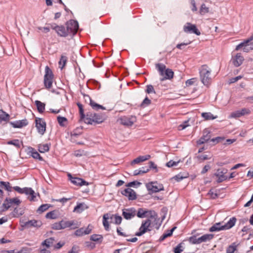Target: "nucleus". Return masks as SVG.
<instances>
[{"label": "nucleus", "mask_w": 253, "mask_h": 253, "mask_svg": "<svg viewBox=\"0 0 253 253\" xmlns=\"http://www.w3.org/2000/svg\"><path fill=\"white\" fill-rule=\"evenodd\" d=\"M79 28V24L77 21L71 20L66 24V30L64 29V38L70 41V44L74 45L75 42L73 39Z\"/></svg>", "instance_id": "1"}, {"label": "nucleus", "mask_w": 253, "mask_h": 253, "mask_svg": "<svg viewBox=\"0 0 253 253\" xmlns=\"http://www.w3.org/2000/svg\"><path fill=\"white\" fill-rule=\"evenodd\" d=\"M155 67L161 77L160 78L161 81L170 80L173 78V72L171 69H167L166 65L164 64L157 63L155 64Z\"/></svg>", "instance_id": "2"}, {"label": "nucleus", "mask_w": 253, "mask_h": 253, "mask_svg": "<svg viewBox=\"0 0 253 253\" xmlns=\"http://www.w3.org/2000/svg\"><path fill=\"white\" fill-rule=\"evenodd\" d=\"M211 69L207 65H203L199 68L200 79L205 85L208 86L211 82Z\"/></svg>", "instance_id": "3"}, {"label": "nucleus", "mask_w": 253, "mask_h": 253, "mask_svg": "<svg viewBox=\"0 0 253 253\" xmlns=\"http://www.w3.org/2000/svg\"><path fill=\"white\" fill-rule=\"evenodd\" d=\"M104 120L103 117L98 114L88 112L83 120L86 124H92L93 123L100 124Z\"/></svg>", "instance_id": "4"}, {"label": "nucleus", "mask_w": 253, "mask_h": 253, "mask_svg": "<svg viewBox=\"0 0 253 253\" xmlns=\"http://www.w3.org/2000/svg\"><path fill=\"white\" fill-rule=\"evenodd\" d=\"M53 74L51 70L48 66L45 68L44 76V84L46 88H51L53 83Z\"/></svg>", "instance_id": "5"}, {"label": "nucleus", "mask_w": 253, "mask_h": 253, "mask_svg": "<svg viewBox=\"0 0 253 253\" xmlns=\"http://www.w3.org/2000/svg\"><path fill=\"white\" fill-rule=\"evenodd\" d=\"M253 40V37L252 36L249 39L237 45L235 48L236 50H238L242 47H243V51L246 52H249L253 50V42H251Z\"/></svg>", "instance_id": "6"}, {"label": "nucleus", "mask_w": 253, "mask_h": 253, "mask_svg": "<svg viewBox=\"0 0 253 253\" xmlns=\"http://www.w3.org/2000/svg\"><path fill=\"white\" fill-rule=\"evenodd\" d=\"M151 221L150 219H147L144 221H142L141 225L139 228V231L135 233V235L137 236H142L147 231H150L151 230L150 227Z\"/></svg>", "instance_id": "7"}, {"label": "nucleus", "mask_w": 253, "mask_h": 253, "mask_svg": "<svg viewBox=\"0 0 253 253\" xmlns=\"http://www.w3.org/2000/svg\"><path fill=\"white\" fill-rule=\"evenodd\" d=\"M13 189L20 194H25L31 196L30 198V201H34L36 197L35 191L31 188L25 187L21 188L19 186H14Z\"/></svg>", "instance_id": "8"}, {"label": "nucleus", "mask_w": 253, "mask_h": 253, "mask_svg": "<svg viewBox=\"0 0 253 253\" xmlns=\"http://www.w3.org/2000/svg\"><path fill=\"white\" fill-rule=\"evenodd\" d=\"M146 186L148 190L153 192H158L164 190L163 184L156 181L148 183L146 184Z\"/></svg>", "instance_id": "9"}, {"label": "nucleus", "mask_w": 253, "mask_h": 253, "mask_svg": "<svg viewBox=\"0 0 253 253\" xmlns=\"http://www.w3.org/2000/svg\"><path fill=\"white\" fill-rule=\"evenodd\" d=\"M137 216L139 218H144L146 217H154L155 212L152 211H148L143 208H139L136 211Z\"/></svg>", "instance_id": "10"}, {"label": "nucleus", "mask_w": 253, "mask_h": 253, "mask_svg": "<svg viewBox=\"0 0 253 253\" xmlns=\"http://www.w3.org/2000/svg\"><path fill=\"white\" fill-rule=\"evenodd\" d=\"M118 121L122 125L129 126H131L136 122V118L133 116H123L121 117Z\"/></svg>", "instance_id": "11"}, {"label": "nucleus", "mask_w": 253, "mask_h": 253, "mask_svg": "<svg viewBox=\"0 0 253 253\" xmlns=\"http://www.w3.org/2000/svg\"><path fill=\"white\" fill-rule=\"evenodd\" d=\"M183 31L186 33H194L198 36L201 34L200 32L197 28L196 25L189 22L186 23L183 26Z\"/></svg>", "instance_id": "12"}, {"label": "nucleus", "mask_w": 253, "mask_h": 253, "mask_svg": "<svg viewBox=\"0 0 253 253\" xmlns=\"http://www.w3.org/2000/svg\"><path fill=\"white\" fill-rule=\"evenodd\" d=\"M136 211L134 208L124 209L123 210L122 215L126 220H129L135 217Z\"/></svg>", "instance_id": "13"}, {"label": "nucleus", "mask_w": 253, "mask_h": 253, "mask_svg": "<svg viewBox=\"0 0 253 253\" xmlns=\"http://www.w3.org/2000/svg\"><path fill=\"white\" fill-rule=\"evenodd\" d=\"M84 98L85 102L91 106V107L94 110H98L99 109L105 110V108L103 106L100 105L94 101L92 100L90 97L88 95L84 94Z\"/></svg>", "instance_id": "14"}, {"label": "nucleus", "mask_w": 253, "mask_h": 253, "mask_svg": "<svg viewBox=\"0 0 253 253\" xmlns=\"http://www.w3.org/2000/svg\"><path fill=\"white\" fill-rule=\"evenodd\" d=\"M92 229V226L90 224H89L86 228L82 227L76 230L74 233V235L78 237L87 235L91 233Z\"/></svg>", "instance_id": "15"}, {"label": "nucleus", "mask_w": 253, "mask_h": 253, "mask_svg": "<svg viewBox=\"0 0 253 253\" xmlns=\"http://www.w3.org/2000/svg\"><path fill=\"white\" fill-rule=\"evenodd\" d=\"M68 176L69 177V180L75 185L83 186L88 184V182L82 178L72 177L71 174L69 173H68Z\"/></svg>", "instance_id": "16"}, {"label": "nucleus", "mask_w": 253, "mask_h": 253, "mask_svg": "<svg viewBox=\"0 0 253 253\" xmlns=\"http://www.w3.org/2000/svg\"><path fill=\"white\" fill-rule=\"evenodd\" d=\"M121 193L127 197L130 200H133L136 198L135 192L133 190L129 188L122 190Z\"/></svg>", "instance_id": "17"}, {"label": "nucleus", "mask_w": 253, "mask_h": 253, "mask_svg": "<svg viewBox=\"0 0 253 253\" xmlns=\"http://www.w3.org/2000/svg\"><path fill=\"white\" fill-rule=\"evenodd\" d=\"M227 170L225 169H218L214 175L218 177L217 182L218 183L221 182L226 180L227 177L224 174L226 173Z\"/></svg>", "instance_id": "18"}, {"label": "nucleus", "mask_w": 253, "mask_h": 253, "mask_svg": "<svg viewBox=\"0 0 253 253\" xmlns=\"http://www.w3.org/2000/svg\"><path fill=\"white\" fill-rule=\"evenodd\" d=\"M244 60V58L241 55V53H237L236 56L232 59V63L235 67L240 66L243 63Z\"/></svg>", "instance_id": "19"}, {"label": "nucleus", "mask_w": 253, "mask_h": 253, "mask_svg": "<svg viewBox=\"0 0 253 253\" xmlns=\"http://www.w3.org/2000/svg\"><path fill=\"white\" fill-rule=\"evenodd\" d=\"M210 132L208 129H205L203 132V136L197 141L198 144H202L207 142L210 139L211 135Z\"/></svg>", "instance_id": "20"}, {"label": "nucleus", "mask_w": 253, "mask_h": 253, "mask_svg": "<svg viewBox=\"0 0 253 253\" xmlns=\"http://www.w3.org/2000/svg\"><path fill=\"white\" fill-rule=\"evenodd\" d=\"M42 225V222L40 220H31L26 222L24 226L27 228L31 227H40Z\"/></svg>", "instance_id": "21"}, {"label": "nucleus", "mask_w": 253, "mask_h": 253, "mask_svg": "<svg viewBox=\"0 0 253 253\" xmlns=\"http://www.w3.org/2000/svg\"><path fill=\"white\" fill-rule=\"evenodd\" d=\"M151 156L149 155H146L145 156H140L136 159H134L131 162V165H133L134 164H138L141 162H144L146 160H148L150 158Z\"/></svg>", "instance_id": "22"}, {"label": "nucleus", "mask_w": 253, "mask_h": 253, "mask_svg": "<svg viewBox=\"0 0 253 253\" xmlns=\"http://www.w3.org/2000/svg\"><path fill=\"white\" fill-rule=\"evenodd\" d=\"M80 225V224H79L77 221L75 220H71L64 222V228L69 227L71 229H74L78 228Z\"/></svg>", "instance_id": "23"}, {"label": "nucleus", "mask_w": 253, "mask_h": 253, "mask_svg": "<svg viewBox=\"0 0 253 253\" xmlns=\"http://www.w3.org/2000/svg\"><path fill=\"white\" fill-rule=\"evenodd\" d=\"M225 229L223 225H221L220 222L216 223L209 229L210 232L219 231Z\"/></svg>", "instance_id": "24"}, {"label": "nucleus", "mask_w": 253, "mask_h": 253, "mask_svg": "<svg viewBox=\"0 0 253 253\" xmlns=\"http://www.w3.org/2000/svg\"><path fill=\"white\" fill-rule=\"evenodd\" d=\"M11 124L15 128H20L24 126H26L28 124V122L26 120H23L12 123Z\"/></svg>", "instance_id": "25"}, {"label": "nucleus", "mask_w": 253, "mask_h": 253, "mask_svg": "<svg viewBox=\"0 0 253 253\" xmlns=\"http://www.w3.org/2000/svg\"><path fill=\"white\" fill-rule=\"evenodd\" d=\"M50 28L54 29L60 36L62 37L63 36V28L62 26H57L56 24H52L50 25Z\"/></svg>", "instance_id": "26"}, {"label": "nucleus", "mask_w": 253, "mask_h": 253, "mask_svg": "<svg viewBox=\"0 0 253 253\" xmlns=\"http://www.w3.org/2000/svg\"><path fill=\"white\" fill-rule=\"evenodd\" d=\"M214 235L212 234H206L201 237H199L200 244L203 242H207L211 241L213 238Z\"/></svg>", "instance_id": "27"}, {"label": "nucleus", "mask_w": 253, "mask_h": 253, "mask_svg": "<svg viewBox=\"0 0 253 253\" xmlns=\"http://www.w3.org/2000/svg\"><path fill=\"white\" fill-rule=\"evenodd\" d=\"M236 221V218L234 217L231 218L229 220L223 225L224 229H228L234 226Z\"/></svg>", "instance_id": "28"}, {"label": "nucleus", "mask_w": 253, "mask_h": 253, "mask_svg": "<svg viewBox=\"0 0 253 253\" xmlns=\"http://www.w3.org/2000/svg\"><path fill=\"white\" fill-rule=\"evenodd\" d=\"M110 217V215L108 213L105 214L103 217V224L106 230L108 231L109 229V224L108 219Z\"/></svg>", "instance_id": "29"}, {"label": "nucleus", "mask_w": 253, "mask_h": 253, "mask_svg": "<svg viewBox=\"0 0 253 253\" xmlns=\"http://www.w3.org/2000/svg\"><path fill=\"white\" fill-rule=\"evenodd\" d=\"M54 239L53 238H49L45 240L42 244V245L45 246L46 248H48L51 246L54 243Z\"/></svg>", "instance_id": "30"}, {"label": "nucleus", "mask_w": 253, "mask_h": 253, "mask_svg": "<svg viewBox=\"0 0 253 253\" xmlns=\"http://www.w3.org/2000/svg\"><path fill=\"white\" fill-rule=\"evenodd\" d=\"M35 104L37 106V109L40 113H42L44 111L45 109V104L44 103L39 101H35Z\"/></svg>", "instance_id": "31"}, {"label": "nucleus", "mask_w": 253, "mask_h": 253, "mask_svg": "<svg viewBox=\"0 0 253 253\" xmlns=\"http://www.w3.org/2000/svg\"><path fill=\"white\" fill-rule=\"evenodd\" d=\"M202 116L206 120H213L217 118V116H214L211 113H202Z\"/></svg>", "instance_id": "32"}, {"label": "nucleus", "mask_w": 253, "mask_h": 253, "mask_svg": "<svg viewBox=\"0 0 253 253\" xmlns=\"http://www.w3.org/2000/svg\"><path fill=\"white\" fill-rule=\"evenodd\" d=\"M30 152L31 153L32 157L34 159H39L40 161L42 160V157L40 156L39 153L35 151L33 148H31V150Z\"/></svg>", "instance_id": "33"}, {"label": "nucleus", "mask_w": 253, "mask_h": 253, "mask_svg": "<svg viewBox=\"0 0 253 253\" xmlns=\"http://www.w3.org/2000/svg\"><path fill=\"white\" fill-rule=\"evenodd\" d=\"M49 146L47 144H40L38 146V150L41 153H44L49 150Z\"/></svg>", "instance_id": "34"}, {"label": "nucleus", "mask_w": 253, "mask_h": 253, "mask_svg": "<svg viewBox=\"0 0 253 253\" xmlns=\"http://www.w3.org/2000/svg\"><path fill=\"white\" fill-rule=\"evenodd\" d=\"M81 134V132H78L77 130H76V131H74L71 132V134H70V136H71V138H70L71 141L72 142H76V140H74V137H75L76 138H77Z\"/></svg>", "instance_id": "35"}, {"label": "nucleus", "mask_w": 253, "mask_h": 253, "mask_svg": "<svg viewBox=\"0 0 253 253\" xmlns=\"http://www.w3.org/2000/svg\"><path fill=\"white\" fill-rule=\"evenodd\" d=\"M38 132L41 135H43L46 129V125H36Z\"/></svg>", "instance_id": "36"}, {"label": "nucleus", "mask_w": 253, "mask_h": 253, "mask_svg": "<svg viewBox=\"0 0 253 253\" xmlns=\"http://www.w3.org/2000/svg\"><path fill=\"white\" fill-rule=\"evenodd\" d=\"M176 227L172 228L170 230L168 231L167 233H164L160 238V240L163 241L166 238L170 236L174 230L175 229Z\"/></svg>", "instance_id": "37"}, {"label": "nucleus", "mask_w": 253, "mask_h": 253, "mask_svg": "<svg viewBox=\"0 0 253 253\" xmlns=\"http://www.w3.org/2000/svg\"><path fill=\"white\" fill-rule=\"evenodd\" d=\"M209 12V8L206 6L205 4H202L200 9V13L201 15H204L206 13H208Z\"/></svg>", "instance_id": "38"}, {"label": "nucleus", "mask_w": 253, "mask_h": 253, "mask_svg": "<svg viewBox=\"0 0 253 253\" xmlns=\"http://www.w3.org/2000/svg\"><path fill=\"white\" fill-rule=\"evenodd\" d=\"M9 116L8 114H6L5 112L3 111H1L0 112V121H7L9 119Z\"/></svg>", "instance_id": "39"}, {"label": "nucleus", "mask_w": 253, "mask_h": 253, "mask_svg": "<svg viewBox=\"0 0 253 253\" xmlns=\"http://www.w3.org/2000/svg\"><path fill=\"white\" fill-rule=\"evenodd\" d=\"M50 207L48 204H43L41 205L37 210L39 213H42L46 211Z\"/></svg>", "instance_id": "40"}, {"label": "nucleus", "mask_w": 253, "mask_h": 253, "mask_svg": "<svg viewBox=\"0 0 253 253\" xmlns=\"http://www.w3.org/2000/svg\"><path fill=\"white\" fill-rule=\"evenodd\" d=\"M189 242L193 244H200L199 237L197 238L196 236H193L190 237L189 239Z\"/></svg>", "instance_id": "41"}, {"label": "nucleus", "mask_w": 253, "mask_h": 253, "mask_svg": "<svg viewBox=\"0 0 253 253\" xmlns=\"http://www.w3.org/2000/svg\"><path fill=\"white\" fill-rule=\"evenodd\" d=\"M84 204L80 203L74 208V211L77 212H81L84 210Z\"/></svg>", "instance_id": "42"}, {"label": "nucleus", "mask_w": 253, "mask_h": 253, "mask_svg": "<svg viewBox=\"0 0 253 253\" xmlns=\"http://www.w3.org/2000/svg\"><path fill=\"white\" fill-rule=\"evenodd\" d=\"M151 104V100L147 97H145L143 100L141 104H140V106L142 108L146 107L148 106L149 105Z\"/></svg>", "instance_id": "43"}, {"label": "nucleus", "mask_w": 253, "mask_h": 253, "mask_svg": "<svg viewBox=\"0 0 253 253\" xmlns=\"http://www.w3.org/2000/svg\"><path fill=\"white\" fill-rule=\"evenodd\" d=\"M46 217L47 218L55 219L57 217V214L55 211H52L46 214Z\"/></svg>", "instance_id": "44"}, {"label": "nucleus", "mask_w": 253, "mask_h": 253, "mask_svg": "<svg viewBox=\"0 0 253 253\" xmlns=\"http://www.w3.org/2000/svg\"><path fill=\"white\" fill-rule=\"evenodd\" d=\"M113 216H114V219H115L114 222L116 224L118 225V224H120L121 223V222L122 220V218L121 216L118 215L117 214L112 215V216L111 217V218H112Z\"/></svg>", "instance_id": "45"}, {"label": "nucleus", "mask_w": 253, "mask_h": 253, "mask_svg": "<svg viewBox=\"0 0 253 253\" xmlns=\"http://www.w3.org/2000/svg\"><path fill=\"white\" fill-rule=\"evenodd\" d=\"M62 221L58 223H55L52 224V228L55 230H59L62 229Z\"/></svg>", "instance_id": "46"}, {"label": "nucleus", "mask_w": 253, "mask_h": 253, "mask_svg": "<svg viewBox=\"0 0 253 253\" xmlns=\"http://www.w3.org/2000/svg\"><path fill=\"white\" fill-rule=\"evenodd\" d=\"M102 238V236L100 235L93 234L90 236V240L93 241H98Z\"/></svg>", "instance_id": "47"}, {"label": "nucleus", "mask_w": 253, "mask_h": 253, "mask_svg": "<svg viewBox=\"0 0 253 253\" xmlns=\"http://www.w3.org/2000/svg\"><path fill=\"white\" fill-rule=\"evenodd\" d=\"M207 195L211 199H214L217 197V194L212 189H211L208 193Z\"/></svg>", "instance_id": "48"}, {"label": "nucleus", "mask_w": 253, "mask_h": 253, "mask_svg": "<svg viewBox=\"0 0 253 253\" xmlns=\"http://www.w3.org/2000/svg\"><path fill=\"white\" fill-rule=\"evenodd\" d=\"M236 250V246L234 244L229 246L226 250L227 253H233Z\"/></svg>", "instance_id": "49"}, {"label": "nucleus", "mask_w": 253, "mask_h": 253, "mask_svg": "<svg viewBox=\"0 0 253 253\" xmlns=\"http://www.w3.org/2000/svg\"><path fill=\"white\" fill-rule=\"evenodd\" d=\"M9 203H10L11 205L13 204H16L17 205H19L21 203V201L17 198L8 199Z\"/></svg>", "instance_id": "50"}, {"label": "nucleus", "mask_w": 253, "mask_h": 253, "mask_svg": "<svg viewBox=\"0 0 253 253\" xmlns=\"http://www.w3.org/2000/svg\"><path fill=\"white\" fill-rule=\"evenodd\" d=\"M11 205L10 203H9V199L6 198L2 204V207L5 208V210H7L11 207Z\"/></svg>", "instance_id": "51"}, {"label": "nucleus", "mask_w": 253, "mask_h": 253, "mask_svg": "<svg viewBox=\"0 0 253 253\" xmlns=\"http://www.w3.org/2000/svg\"><path fill=\"white\" fill-rule=\"evenodd\" d=\"M178 163L179 161H173L172 160H170L167 163L166 166L170 168L173 166H177Z\"/></svg>", "instance_id": "52"}, {"label": "nucleus", "mask_w": 253, "mask_h": 253, "mask_svg": "<svg viewBox=\"0 0 253 253\" xmlns=\"http://www.w3.org/2000/svg\"><path fill=\"white\" fill-rule=\"evenodd\" d=\"M183 251L182 246L181 244H178L174 249V253H181Z\"/></svg>", "instance_id": "53"}, {"label": "nucleus", "mask_w": 253, "mask_h": 253, "mask_svg": "<svg viewBox=\"0 0 253 253\" xmlns=\"http://www.w3.org/2000/svg\"><path fill=\"white\" fill-rule=\"evenodd\" d=\"M7 144L13 145L17 147H20L19 141L18 139H15L13 140L8 141Z\"/></svg>", "instance_id": "54"}, {"label": "nucleus", "mask_w": 253, "mask_h": 253, "mask_svg": "<svg viewBox=\"0 0 253 253\" xmlns=\"http://www.w3.org/2000/svg\"><path fill=\"white\" fill-rule=\"evenodd\" d=\"M78 107L79 108V109H80V115H81V119L82 120H83L84 119V118H85V116H84V115L83 113L84 110H83V107H82V105L80 103H78Z\"/></svg>", "instance_id": "55"}, {"label": "nucleus", "mask_w": 253, "mask_h": 253, "mask_svg": "<svg viewBox=\"0 0 253 253\" xmlns=\"http://www.w3.org/2000/svg\"><path fill=\"white\" fill-rule=\"evenodd\" d=\"M243 78L242 76H238L235 78H232L230 79L229 81V84H232L237 82L238 80L241 79Z\"/></svg>", "instance_id": "56"}, {"label": "nucleus", "mask_w": 253, "mask_h": 253, "mask_svg": "<svg viewBox=\"0 0 253 253\" xmlns=\"http://www.w3.org/2000/svg\"><path fill=\"white\" fill-rule=\"evenodd\" d=\"M79 247L78 246H74L72 249L69 251L68 253H79Z\"/></svg>", "instance_id": "57"}, {"label": "nucleus", "mask_w": 253, "mask_h": 253, "mask_svg": "<svg viewBox=\"0 0 253 253\" xmlns=\"http://www.w3.org/2000/svg\"><path fill=\"white\" fill-rule=\"evenodd\" d=\"M46 125L45 121L41 118L36 119V125Z\"/></svg>", "instance_id": "58"}, {"label": "nucleus", "mask_w": 253, "mask_h": 253, "mask_svg": "<svg viewBox=\"0 0 253 253\" xmlns=\"http://www.w3.org/2000/svg\"><path fill=\"white\" fill-rule=\"evenodd\" d=\"M146 92L148 93H155L154 87L152 85L147 86Z\"/></svg>", "instance_id": "59"}, {"label": "nucleus", "mask_w": 253, "mask_h": 253, "mask_svg": "<svg viewBox=\"0 0 253 253\" xmlns=\"http://www.w3.org/2000/svg\"><path fill=\"white\" fill-rule=\"evenodd\" d=\"M0 184L2 186H4L5 189L7 191H10V187L9 186V183L8 182H4V181H0Z\"/></svg>", "instance_id": "60"}, {"label": "nucleus", "mask_w": 253, "mask_h": 253, "mask_svg": "<svg viewBox=\"0 0 253 253\" xmlns=\"http://www.w3.org/2000/svg\"><path fill=\"white\" fill-rule=\"evenodd\" d=\"M197 158L200 161V162L210 159V158L208 157V155H207L199 156L197 157Z\"/></svg>", "instance_id": "61"}, {"label": "nucleus", "mask_w": 253, "mask_h": 253, "mask_svg": "<svg viewBox=\"0 0 253 253\" xmlns=\"http://www.w3.org/2000/svg\"><path fill=\"white\" fill-rule=\"evenodd\" d=\"M241 112L240 110L237 111L236 112H233L231 114V117L233 118H239L242 116L241 114H240Z\"/></svg>", "instance_id": "62"}, {"label": "nucleus", "mask_w": 253, "mask_h": 253, "mask_svg": "<svg viewBox=\"0 0 253 253\" xmlns=\"http://www.w3.org/2000/svg\"><path fill=\"white\" fill-rule=\"evenodd\" d=\"M240 111L241 112L240 114H241L242 116H243V115H245L246 114H249L250 113V110L248 109H246V108H243L241 110H240Z\"/></svg>", "instance_id": "63"}, {"label": "nucleus", "mask_w": 253, "mask_h": 253, "mask_svg": "<svg viewBox=\"0 0 253 253\" xmlns=\"http://www.w3.org/2000/svg\"><path fill=\"white\" fill-rule=\"evenodd\" d=\"M211 169V166L209 165L205 166L202 170L201 171L202 174H204L207 172Z\"/></svg>", "instance_id": "64"}]
</instances>
